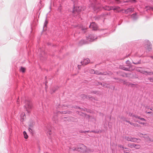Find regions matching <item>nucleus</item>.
<instances>
[{"instance_id": "5fc2aeb1", "label": "nucleus", "mask_w": 153, "mask_h": 153, "mask_svg": "<svg viewBox=\"0 0 153 153\" xmlns=\"http://www.w3.org/2000/svg\"><path fill=\"white\" fill-rule=\"evenodd\" d=\"M141 133H140L139 134V135H141Z\"/></svg>"}, {"instance_id": "c756f323", "label": "nucleus", "mask_w": 153, "mask_h": 153, "mask_svg": "<svg viewBox=\"0 0 153 153\" xmlns=\"http://www.w3.org/2000/svg\"><path fill=\"white\" fill-rule=\"evenodd\" d=\"M132 117H135L136 118L139 119L140 118V117L137 115H132Z\"/></svg>"}, {"instance_id": "9b49d317", "label": "nucleus", "mask_w": 153, "mask_h": 153, "mask_svg": "<svg viewBox=\"0 0 153 153\" xmlns=\"http://www.w3.org/2000/svg\"><path fill=\"white\" fill-rule=\"evenodd\" d=\"M134 10V9L133 8H129L125 10V13H129L132 12Z\"/></svg>"}, {"instance_id": "09e8293b", "label": "nucleus", "mask_w": 153, "mask_h": 153, "mask_svg": "<svg viewBox=\"0 0 153 153\" xmlns=\"http://www.w3.org/2000/svg\"><path fill=\"white\" fill-rule=\"evenodd\" d=\"M120 148H123V149H124V148H125L123 147V146H120Z\"/></svg>"}, {"instance_id": "bb28decb", "label": "nucleus", "mask_w": 153, "mask_h": 153, "mask_svg": "<svg viewBox=\"0 0 153 153\" xmlns=\"http://www.w3.org/2000/svg\"><path fill=\"white\" fill-rule=\"evenodd\" d=\"M89 71L91 74H94L95 73V71L93 69H90Z\"/></svg>"}, {"instance_id": "4c0bfd02", "label": "nucleus", "mask_w": 153, "mask_h": 153, "mask_svg": "<svg viewBox=\"0 0 153 153\" xmlns=\"http://www.w3.org/2000/svg\"><path fill=\"white\" fill-rule=\"evenodd\" d=\"M129 1L131 3H134L136 1L135 0H129Z\"/></svg>"}, {"instance_id": "dca6fc26", "label": "nucleus", "mask_w": 153, "mask_h": 153, "mask_svg": "<svg viewBox=\"0 0 153 153\" xmlns=\"http://www.w3.org/2000/svg\"><path fill=\"white\" fill-rule=\"evenodd\" d=\"M131 18L134 20H135L137 18V15L136 13L133 14L131 16Z\"/></svg>"}, {"instance_id": "f257e3e1", "label": "nucleus", "mask_w": 153, "mask_h": 153, "mask_svg": "<svg viewBox=\"0 0 153 153\" xmlns=\"http://www.w3.org/2000/svg\"><path fill=\"white\" fill-rule=\"evenodd\" d=\"M86 147L83 144H80L77 146V148L72 149L74 151L76 150L81 152H85L86 151Z\"/></svg>"}, {"instance_id": "a19ab883", "label": "nucleus", "mask_w": 153, "mask_h": 153, "mask_svg": "<svg viewBox=\"0 0 153 153\" xmlns=\"http://www.w3.org/2000/svg\"><path fill=\"white\" fill-rule=\"evenodd\" d=\"M80 28H81V29L82 30H84L86 29V28H85V27H80Z\"/></svg>"}, {"instance_id": "412c9836", "label": "nucleus", "mask_w": 153, "mask_h": 153, "mask_svg": "<svg viewBox=\"0 0 153 153\" xmlns=\"http://www.w3.org/2000/svg\"><path fill=\"white\" fill-rule=\"evenodd\" d=\"M47 132L48 134L50 135L51 134V128L50 127H49L48 128H47Z\"/></svg>"}, {"instance_id": "c03bdc74", "label": "nucleus", "mask_w": 153, "mask_h": 153, "mask_svg": "<svg viewBox=\"0 0 153 153\" xmlns=\"http://www.w3.org/2000/svg\"><path fill=\"white\" fill-rule=\"evenodd\" d=\"M89 131H83L82 132L84 133H86V132H89Z\"/></svg>"}, {"instance_id": "39448f33", "label": "nucleus", "mask_w": 153, "mask_h": 153, "mask_svg": "<svg viewBox=\"0 0 153 153\" xmlns=\"http://www.w3.org/2000/svg\"><path fill=\"white\" fill-rule=\"evenodd\" d=\"M151 45L150 42L148 40H145L144 42V46L148 51H150L151 50Z\"/></svg>"}, {"instance_id": "b1692460", "label": "nucleus", "mask_w": 153, "mask_h": 153, "mask_svg": "<svg viewBox=\"0 0 153 153\" xmlns=\"http://www.w3.org/2000/svg\"><path fill=\"white\" fill-rule=\"evenodd\" d=\"M147 10H152L153 11V7L150 6L146 7Z\"/></svg>"}, {"instance_id": "473e14b6", "label": "nucleus", "mask_w": 153, "mask_h": 153, "mask_svg": "<svg viewBox=\"0 0 153 153\" xmlns=\"http://www.w3.org/2000/svg\"><path fill=\"white\" fill-rule=\"evenodd\" d=\"M134 127H139L140 126L137 123H134Z\"/></svg>"}, {"instance_id": "2eb2a0df", "label": "nucleus", "mask_w": 153, "mask_h": 153, "mask_svg": "<svg viewBox=\"0 0 153 153\" xmlns=\"http://www.w3.org/2000/svg\"><path fill=\"white\" fill-rule=\"evenodd\" d=\"M58 88V87L57 86L51 88V94L53 93Z\"/></svg>"}, {"instance_id": "4468645a", "label": "nucleus", "mask_w": 153, "mask_h": 153, "mask_svg": "<svg viewBox=\"0 0 153 153\" xmlns=\"http://www.w3.org/2000/svg\"><path fill=\"white\" fill-rule=\"evenodd\" d=\"M80 97L82 99V100H84L85 99H89L90 98V97L88 96H87L84 94H82L80 95Z\"/></svg>"}, {"instance_id": "e2e57ef3", "label": "nucleus", "mask_w": 153, "mask_h": 153, "mask_svg": "<svg viewBox=\"0 0 153 153\" xmlns=\"http://www.w3.org/2000/svg\"><path fill=\"white\" fill-rule=\"evenodd\" d=\"M121 119H122V117H121Z\"/></svg>"}, {"instance_id": "864d4df0", "label": "nucleus", "mask_w": 153, "mask_h": 153, "mask_svg": "<svg viewBox=\"0 0 153 153\" xmlns=\"http://www.w3.org/2000/svg\"><path fill=\"white\" fill-rule=\"evenodd\" d=\"M150 110H152V111H153V109H152V108H150Z\"/></svg>"}, {"instance_id": "a211bd4d", "label": "nucleus", "mask_w": 153, "mask_h": 153, "mask_svg": "<svg viewBox=\"0 0 153 153\" xmlns=\"http://www.w3.org/2000/svg\"><path fill=\"white\" fill-rule=\"evenodd\" d=\"M99 84H101L102 86L104 88H108V86H107V85L106 84H105L104 83H101V82H99L98 83Z\"/></svg>"}, {"instance_id": "79ce46f5", "label": "nucleus", "mask_w": 153, "mask_h": 153, "mask_svg": "<svg viewBox=\"0 0 153 153\" xmlns=\"http://www.w3.org/2000/svg\"><path fill=\"white\" fill-rule=\"evenodd\" d=\"M124 120V121H126V122H128V123H129V124H130V123L131 122H130V121H128V120Z\"/></svg>"}, {"instance_id": "f704fd0d", "label": "nucleus", "mask_w": 153, "mask_h": 153, "mask_svg": "<svg viewBox=\"0 0 153 153\" xmlns=\"http://www.w3.org/2000/svg\"><path fill=\"white\" fill-rule=\"evenodd\" d=\"M48 22L47 20V19H46L45 22L44 26L46 27V25L48 24Z\"/></svg>"}, {"instance_id": "6e6552de", "label": "nucleus", "mask_w": 153, "mask_h": 153, "mask_svg": "<svg viewBox=\"0 0 153 153\" xmlns=\"http://www.w3.org/2000/svg\"><path fill=\"white\" fill-rule=\"evenodd\" d=\"M125 139L128 141L131 142H136L137 141V139L135 138L132 137H131L126 136L125 137Z\"/></svg>"}, {"instance_id": "a878e982", "label": "nucleus", "mask_w": 153, "mask_h": 153, "mask_svg": "<svg viewBox=\"0 0 153 153\" xmlns=\"http://www.w3.org/2000/svg\"><path fill=\"white\" fill-rule=\"evenodd\" d=\"M134 144L132 143V144H129L128 145V146L129 147H130L131 148L134 147Z\"/></svg>"}, {"instance_id": "1a4fd4ad", "label": "nucleus", "mask_w": 153, "mask_h": 153, "mask_svg": "<svg viewBox=\"0 0 153 153\" xmlns=\"http://www.w3.org/2000/svg\"><path fill=\"white\" fill-rule=\"evenodd\" d=\"M89 27L92 29L93 30H96L97 29L98 27L96 24L93 22L91 23L89 25Z\"/></svg>"}, {"instance_id": "49530a36", "label": "nucleus", "mask_w": 153, "mask_h": 153, "mask_svg": "<svg viewBox=\"0 0 153 153\" xmlns=\"http://www.w3.org/2000/svg\"><path fill=\"white\" fill-rule=\"evenodd\" d=\"M130 124H131V125H132V126H134V123H131V122H130Z\"/></svg>"}, {"instance_id": "e433bc0d", "label": "nucleus", "mask_w": 153, "mask_h": 153, "mask_svg": "<svg viewBox=\"0 0 153 153\" xmlns=\"http://www.w3.org/2000/svg\"><path fill=\"white\" fill-rule=\"evenodd\" d=\"M136 122H137L139 124H143V125H144L145 124H146L144 123L140 122V121H136Z\"/></svg>"}, {"instance_id": "6e6d98bb", "label": "nucleus", "mask_w": 153, "mask_h": 153, "mask_svg": "<svg viewBox=\"0 0 153 153\" xmlns=\"http://www.w3.org/2000/svg\"><path fill=\"white\" fill-rule=\"evenodd\" d=\"M108 127L110 128V126L108 124Z\"/></svg>"}, {"instance_id": "8fccbe9b", "label": "nucleus", "mask_w": 153, "mask_h": 153, "mask_svg": "<svg viewBox=\"0 0 153 153\" xmlns=\"http://www.w3.org/2000/svg\"><path fill=\"white\" fill-rule=\"evenodd\" d=\"M84 41L83 40H81V41L80 42H83V44H84V43H85L84 42Z\"/></svg>"}, {"instance_id": "603ef678", "label": "nucleus", "mask_w": 153, "mask_h": 153, "mask_svg": "<svg viewBox=\"0 0 153 153\" xmlns=\"http://www.w3.org/2000/svg\"><path fill=\"white\" fill-rule=\"evenodd\" d=\"M150 57L152 59H153V56H151Z\"/></svg>"}, {"instance_id": "13d9d810", "label": "nucleus", "mask_w": 153, "mask_h": 153, "mask_svg": "<svg viewBox=\"0 0 153 153\" xmlns=\"http://www.w3.org/2000/svg\"><path fill=\"white\" fill-rule=\"evenodd\" d=\"M94 94H96V92H94Z\"/></svg>"}, {"instance_id": "20e7f679", "label": "nucleus", "mask_w": 153, "mask_h": 153, "mask_svg": "<svg viewBox=\"0 0 153 153\" xmlns=\"http://www.w3.org/2000/svg\"><path fill=\"white\" fill-rule=\"evenodd\" d=\"M84 8H82L81 7H74L73 10V13H74V16H75L76 13H77L78 14H79V13L81 12V10L83 9V10H84Z\"/></svg>"}, {"instance_id": "bf43d9fd", "label": "nucleus", "mask_w": 153, "mask_h": 153, "mask_svg": "<svg viewBox=\"0 0 153 153\" xmlns=\"http://www.w3.org/2000/svg\"><path fill=\"white\" fill-rule=\"evenodd\" d=\"M67 107L68 108H69V106H68V105L67 106Z\"/></svg>"}, {"instance_id": "4be33fe9", "label": "nucleus", "mask_w": 153, "mask_h": 153, "mask_svg": "<svg viewBox=\"0 0 153 153\" xmlns=\"http://www.w3.org/2000/svg\"><path fill=\"white\" fill-rule=\"evenodd\" d=\"M134 147L136 149H139L140 148V146L139 145H135L134 144Z\"/></svg>"}, {"instance_id": "3c124183", "label": "nucleus", "mask_w": 153, "mask_h": 153, "mask_svg": "<svg viewBox=\"0 0 153 153\" xmlns=\"http://www.w3.org/2000/svg\"><path fill=\"white\" fill-rule=\"evenodd\" d=\"M147 113H149V114H150V113H151V112H147Z\"/></svg>"}, {"instance_id": "c9c22d12", "label": "nucleus", "mask_w": 153, "mask_h": 153, "mask_svg": "<svg viewBox=\"0 0 153 153\" xmlns=\"http://www.w3.org/2000/svg\"><path fill=\"white\" fill-rule=\"evenodd\" d=\"M139 119H140L142 121H146V120L144 119V118H141V117H140V118H139Z\"/></svg>"}, {"instance_id": "7c9ffc66", "label": "nucleus", "mask_w": 153, "mask_h": 153, "mask_svg": "<svg viewBox=\"0 0 153 153\" xmlns=\"http://www.w3.org/2000/svg\"><path fill=\"white\" fill-rule=\"evenodd\" d=\"M59 113H61V112L59 111H58L57 112H56V113L58 114ZM67 113V111H64L62 112L61 113L63 114H65Z\"/></svg>"}, {"instance_id": "72a5a7b5", "label": "nucleus", "mask_w": 153, "mask_h": 153, "mask_svg": "<svg viewBox=\"0 0 153 153\" xmlns=\"http://www.w3.org/2000/svg\"><path fill=\"white\" fill-rule=\"evenodd\" d=\"M124 150H126V151L130 152L131 151V150L130 149H128V148H124Z\"/></svg>"}, {"instance_id": "393cba45", "label": "nucleus", "mask_w": 153, "mask_h": 153, "mask_svg": "<svg viewBox=\"0 0 153 153\" xmlns=\"http://www.w3.org/2000/svg\"><path fill=\"white\" fill-rule=\"evenodd\" d=\"M25 68L21 67V68L20 69V71L22 72L23 73H24L25 72Z\"/></svg>"}, {"instance_id": "a18cd8bd", "label": "nucleus", "mask_w": 153, "mask_h": 153, "mask_svg": "<svg viewBox=\"0 0 153 153\" xmlns=\"http://www.w3.org/2000/svg\"><path fill=\"white\" fill-rule=\"evenodd\" d=\"M133 63L134 64H139L140 62H136V63L133 62Z\"/></svg>"}, {"instance_id": "9d476101", "label": "nucleus", "mask_w": 153, "mask_h": 153, "mask_svg": "<svg viewBox=\"0 0 153 153\" xmlns=\"http://www.w3.org/2000/svg\"><path fill=\"white\" fill-rule=\"evenodd\" d=\"M90 60L88 58H86L84 59L83 61H81V63L82 65H85L88 64L90 62Z\"/></svg>"}, {"instance_id": "7ed1b4c3", "label": "nucleus", "mask_w": 153, "mask_h": 153, "mask_svg": "<svg viewBox=\"0 0 153 153\" xmlns=\"http://www.w3.org/2000/svg\"><path fill=\"white\" fill-rule=\"evenodd\" d=\"M91 7L94 11H98L101 9L99 6L97 5V2L96 0H94L93 2L91 3Z\"/></svg>"}, {"instance_id": "aec40b11", "label": "nucleus", "mask_w": 153, "mask_h": 153, "mask_svg": "<svg viewBox=\"0 0 153 153\" xmlns=\"http://www.w3.org/2000/svg\"><path fill=\"white\" fill-rule=\"evenodd\" d=\"M23 134L24 135V138L26 139H27L28 137V136L26 132L25 131H24L23 132Z\"/></svg>"}, {"instance_id": "052dcab7", "label": "nucleus", "mask_w": 153, "mask_h": 153, "mask_svg": "<svg viewBox=\"0 0 153 153\" xmlns=\"http://www.w3.org/2000/svg\"><path fill=\"white\" fill-rule=\"evenodd\" d=\"M78 67H79V65H78Z\"/></svg>"}, {"instance_id": "f03ea898", "label": "nucleus", "mask_w": 153, "mask_h": 153, "mask_svg": "<svg viewBox=\"0 0 153 153\" xmlns=\"http://www.w3.org/2000/svg\"><path fill=\"white\" fill-rule=\"evenodd\" d=\"M25 105L24 106L25 109L26 111L29 113L30 112L32 107V103L30 100H25Z\"/></svg>"}, {"instance_id": "ea45409f", "label": "nucleus", "mask_w": 153, "mask_h": 153, "mask_svg": "<svg viewBox=\"0 0 153 153\" xmlns=\"http://www.w3.org/2000/svg\"><path fill=\"white\" fill-rule=\"evenodd\" d=\"M90 132H94L95 133H98L99 132V131H90Z\"/></svg>"}, {"instance_id": "6ab92c4d", "label": "nucleus", "mask_w": 153, "mask_h": 153, "mask_svg": "<svg viewBox=\"0 0 153 153\" xmlns=\"http://www.w3.org/2000/svg\"><path fill=\"white\" fill-rule=\"evenodd\" d=\"M143 73L144 74H146V73H147L148 74H153V73L150 72H148L146 71H143Z\"/></svg>"}, {"instance_id": "423d86ee", "label": "nucleus", "mask_w": 153, "mask_h": 153, "mask_svg": "<svg viewBox=\"0 0 153 153\" xmlns=\"http://www.w3.org/2000/svg\"><path fill=\"white\" fill-rule=\"evenodd\" d=\"M97 37L94 36L93 34H89L88 36L86 37V39L88 41L92 42L97 38Z\"/></svg>"}, {"instance_id": "ddd939ff", "label": "nucleus", "mask_w": 153, "mask_h": 153, "mask_svg": "<svg viewBox=\"0 0 153 153\" xmlns=\"http://www.w3.org/2000/svg\"><path fill=\"white\" fill-rule=\"evenodd\" d=\"M97 75H106L107 74H108L106 72L104 73H101L100 72L98 71H95V73Z\"/></svg>"}, {"instance_id": "f3484780", "label": "nucleus", "mask_w": 153, "mask_h": 153, "mask_svg": "<svg viewBox=\"0 0 153 153\" xmlns=\"http://www.w3.org/2000/svg\"><path fill=\"white\" fill-rule=\"evenodd\" d=\"M20 116L21 117V120L23 121L24 120V117H25V114L24 113H22L21 114Z\"/></svg>"}, {"instance_id": "f8f14e48", "label": "nucleus", "mask_w": 153, "mask_h": 153, "mask_svg": "<svg viewBox=\"0 0 153 153\" xmlns=\"http://www.w3.org/2000/svg\"><path fill=\"white\" fill-rule=\"evenodd\" d=\"M119 68L120 69H122L123 70H124L125 71H129V68H126L123 65H120L119 66Z\"/></svg>"}, {"instance_id": "c85d7f7f", "label": "nucleus", "mask_w": 153, "mask_h": 153, "mask_svg": "<svg viewBox=\"0 0 153 153\" xmlns=\"http://www.w3.org/2000/svg\"><path fill=\"white\" fill-rule=\"evenodd\" d=\"M130 61H129V60H127L126 62V64H127V65L128 66H130Z\"/></svg>"}, {"instance_id": "4d7b16f0", "label": "nucleus", "mask_w": 153, "mask_h": 153, "mask_svg": "<svg viewBox=\"0 0 153 153\" xmlns=\"http://www.w3.org/2000/svg\"><path fill=\"white\" fill-rule=\"evenodd\" d=\"M55 118H53V120H55Z\"/></svg>"}, {"instance_id": "cd10ccee", "label": "nucleus", "mask_w": 153, "mask_h": 153, "mask_svg": "<svg viewBox=\"0 0 153 153\" xmlns=\"http://www.w3.org/2000/svg\"><path fill=\"white\" fill-rule=\"evenodd\" d=\"M33 129L32 127L30 126L28 128L29 131L31 132H32L33 131Z\"/></svg>"}, {"instance_id": "5701e85b", "label": "nucleus", "mask_w": 153, "mask_h": 153, "mask_svg": "<svg viewBox=\"0 0 153 153\" xmlns=\"http://www.w3.org/2000/svg\"><path fill=\"white\" fill-rule=\"evenodd\" d=\"M128 86H131V87H134L136 85L135 84L132 83H129L128 84Z\"/></svg>"}, {"instance_id": "0eeeda50", "label": "nucleus", "mask_w": 153, "mask_h": 153, "mask_svg": "<svg viewBox=\"0 0 153 153\" xmlns=\"http://www.w3.org/2000/svg\"><path fill=\"white\" fill-rule=\"evenodd\" d=\"M103 8L105 10H110L112 9L114 10H117L119 9L120 7H109L106 6L103 7Z\"/></svg>"}, {"instance_id": "2f4dec72", "label": "nucleus", "mask_w": 153, "mask_h": 153, "mask_svg": "<svg viewBox=\"0 0 153 153\" xmlns=\"http://www.w3.org/2000/svg\"><path fill=\"white\" fill-rule=\"evenodd\" d=\"M148 79L150 80V82H153V77H149L148 78Z\"/></svg>"}, {"instance_id": "de8ad7c7", "label": "nucleus", "mask_w": 153, "mask_h": 153, "mask_svg": "<svg viewBox=\"0 0 153 153\" xmlns=\"http://www.w3.org/2000/svg\"><path fill=\"white\" fill-rule=\"evenodd\" d=\"M19 99H18L17 100V102H17V103H18H18H19Z\"/></svg>"}, {"instance_id": "680f3d73", "label": "nucleus", "mask_w": 153, "mask_h": 153, "mask_svg": "<svg viewBox=\"0 0 153 153\" xmlns=\"http://www.w3.org/2000/svg\"><path fill=\"white\" fill-rule=\"evenodd\" d=\"M110 119H111V117H110Z\"/></svg>"}, {"instance_id": "58836bf2", "label": "nucleus", "mask_w": 153, "mask_h": 153, "mask_svg": "<svg viewBox=\"0 0 153 153\" xmlns=\"http://www.w3.org/2000/svg\"><path fill=\"white\" fill-rule=\"evenodd\" d=\"M114 0L116 2L117 4H119L120 2V0Z\"/></svg>"}, {"instance_id": "37998d69", "label": "nucleus", "mask_w": 153, "mask_h": 153, "mask_svg": "<svg viewBox=\"0 0 153 153\" xmlns=\"http://www.w3.org/2000/svg\"><path fill=\"white\" fill-rule=\"evenodd\" d=\"M133 115V114H132V113H130L129 114V115L130 116V117H132V115Z\"/></svg>"}]
</instances>
